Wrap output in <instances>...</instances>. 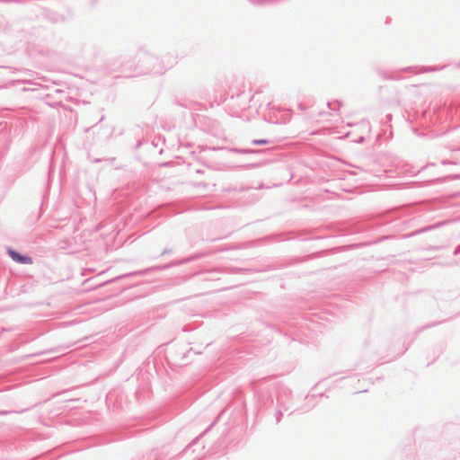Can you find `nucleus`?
<instances>
[{
  "mask_svg": "<svg viewBox=\"0 0 460 460\" xmlns=\"http://www.w3.org/2000/svg\"><path fill=\"white\" fill-rule=\"evenodd\" d=\"M9 255L12 257V259L19 263L22 264H31L32 262V260L30 257L22 256L18 252L10 250Z\"/></svg>",
  "mask_w": 460,
  "mask_h": 460,
  "instance_id": "nucleus-1",
  "label": "nucleus"
},
{
  "mask_svg": "<svg viewBox=\"0 0 460 460\" xmlns=\"http://www.w3.org/2000/svg\"><path fill=\"white\" fill-rule=\"evenodd\" d=\"M254 143L257 145H261V144H267L268 141L267 140H255Z\"/></svg>",
  "mask_w": 460,
  "mask_h": 460,
  "instance_id": "nucleus-2",
  "label": "nucleus"
}]
</instances>
